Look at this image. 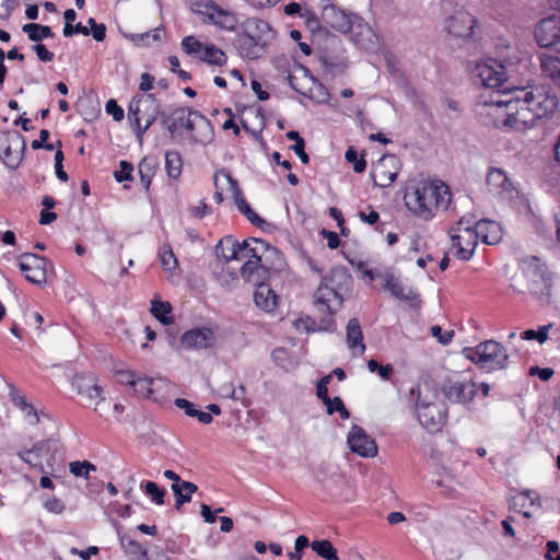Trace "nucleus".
Returning a JSON list of instances; mask_svg holds the SVG:
<instances>
[{
	"mask_svg": "<svg viewBox=\"0 0 560 560\" xmlns=\"http://www.w3.org/2000/svg\"><path fill=\"white\" fill-rule=\"evenodd\" d=\"M215 254L232 280L237 279L234 270H238L244 280H269L282 277L287 270L282 253L261 238L238 242L234 236L226 235L217 244Z\"/></svg>",
	"mask_w": 560,
	"mask_h": 560,
	"instance_id": "obj_1",
	"label": "nucleus"
},
{
	"mask_svg": "<svg viewBox=\"0 0 560 560\" xmlns=\"http://www.w3.org/2000/svg\"><path fill=\"white\" fill-rule=\"evenodd\" d=\"M331 380V374H328L319 380L316 387V395L322 400L328 401L329 395H328V384Z\"/></svg>",
	"mask_w": 560,
	"mask_h": 560,
	"instance_id": "obj_60",
	"label": "nucleus"
},
{
	"mask_svg": "<svg viewBox=\"0 0 560 560\" xmlns=\"http://www.w3.org/2000/svg\"><path fill=\"white\" fill-rule=\"evenodd\" d=\"M205 44L206 43H201L195 36L188 35L182 39L180 46H182V50L185 54L198 59Z\"/></svg>",
	"mask_w": 560,
	"mask_h": 560,
	"instance_id": "obj_49",
	"label": "nucleus"
},
{
	"mask_svg": "<svg viewBox=\"0 0 560 560\" xmlns=\"http://www.w3.org/2000/svg\"><path fill=\"white\" fill-rule=\"evenodd\" d=\"M345 158L348 163H351L353 166V171L358 174L363 173L366 168V162L364 156H358V152L353 147H349L346 151Z\"/></svg>",
	"mask_w": 560,
	"mask_h": 560,
	"instance_id": "obj_54",
	"label": "nucleus"
},
{
	"mask_svg": "<svg viewBox=\"0 0 560 560\" xmlns=\"http://www.w3.org/2000/svg\"><path fill=\"white\" fill-rule=\"evenodd\" d=\"M346 339L349 349L353 350L359 347L360 352H364L365 345L363 343V332L358 318H351L348 322L346 327Z\"/></svg>",
	"mask_w": 560,
	"mask_h": 560,
	"instance_id": "obj_32",
	"label": "nucleus"
},
{
	"mask_svg": "<svg viewBox=\"0 0 560 560\" xmlns=\"http://www.w3.org/2000/svg\"><path fill=\"white\" fill-rule=\"evenodd\" d=\"M234 46L243 58L258 59L265 51L260 42L243 30L235 36Z\"/></svg>",
	"mask_w": 560,
	"mask_h": 560,
	"instance_id": "obj_23",
	"label": "nucleus"
},
{
	"mask_svg": "<svg viewBox=\"0 0 560 560\" xmlns=\"http://www.w3.org/2000/svg\"><path fill=\"white\" fill-rule=\"evenodd\" d=\"M471 230L477 241L480 238L486 244H495L501 238L499 224L491 220H479Z\"/></svg>",
	"mask_w": 560,
	"mask_h": 560,
	"instance_id": "obj_29",
	"label": "nucleus"
},
{
	"mask_svg": "<svg viewBox=\"0 0 560 560\" xmlns=\"http://www.w3.org/2000/svg\"><path fill=\"white\" fill-rule=\"evenodd\" d=\"M478 115L489 119L495 128H506L516 131L525 130L521 122L520 106L515 89L482 93L476 103Z\"/></svg>",
	"mask_w": 560,
	"mask_h": 560,
	"instance_id": "obj_3",
	"label": "nucleus"
},
{
	"mask_svg": "<svg viewBox=\"0 0 560 560\" xmlns=\"http://www.w3.org/2000/svg\"><path fill=\"white\" fill-rule=\"evenodd\" d=\"M125 553L132 560H149L148 550L127 535L119 537Z\"/></svg>",
	"mask_w": 560,
	"mask_h": 560,
	"instance_id": "obj_36",
	"label": "nucleus"
},
{
	"mask_svg": "<svg viewBox=\"0 0 560 560\" xmlns=\"http://www.w3.org/2000/svg\"><path fill=\"white\" fill-rule=\"evenodd\" d=\"M14 404L23 412L24 419L30 424H37L39 422V413L37 410L26 401L25 397L20 396L14 398Z\"/></svg>",
	"mask_w": 560,
	"mask_h": 560,
	"instance_id": "obj_46",
	"label": "nucleus"
},
{
	"mask_svg": "<svg viewBox=\"0 0 560 560\" xmlns=\"http://www.w3.org/2000/svg\"><path fill=\"white\" fill-rule=\"evenodd\" d=\"M32 49L36 52L37 58L43 62H50L54 60V52L49 51L44 44L37 43L32 46Z\"/></svg>",
	"mask_w": 560,
	"mask_h": 560,
	"instance_id": "obj_61",
	"label": "nucleus"
},
{
	"mask_svg": "<svg viewBox=\"0 0 560 560\" xmlns=\"http://www.w3.org/2000/svg\"><path fill=\"white\" fill-rule=\"evenodd\" d=\"M174 405H175L177 408H179V409L184 410V412H185L188 417L195 418V415H197V410H198V409L196 408V406H195L191 401H189V400H187V399H185V398H176V399L174 400Z\"/></svg>",
	"mask_w": 560,
	"mask_h": 560,
	"instance_id": "obj_62",
	"label": "nucleus"
},
{
	"mask_svg": "<svg viewBox=\"0 0 560 560\" xmlns=\"http://www.w3.org/2000/svg\"><path fill=\"white\" fill-rule=\"evenodd\" d=\"M528 290L540 305L547 306L552 303L553 285L551 282H532Z\"/></svg>",
	"mask_w": 560,
	"mask_h": 560,
	"instance_id": "obj_34",
	"label": "nucleus"
},
{
	"mask_svg": "<svg viewBox=\"0 0 560 560\" xmlns=\"http://www.w3.org/2000/svg\"><path fill=\"white\" fill-rule=\"evenodd\" d=\"M241 27L244 32L260 42L264 46H267V42L273 37L272 28L269 23L258 18L246 19L241 23Z\"/></svg>",
	"mask_w": 560,
	"mask_h": 560,
	"instance_id": "obj_25",
	"label": "nucleus"
},
{
	"mask_svg": "<svg viewBox=\"0 0 560 560\" xmlns=\"http://www.w3.org/2000/svg\"><path fill=\"white\" fill-rule=\"evenodd\" d=\"M22 31L27 34L28 39L32 42H40L44 38H50L54 36V32L47 25L37 23H27L22 26Z\"/></svg>",
	"mask_w": 560,
	"mask_h": 560,
	"instance_id": "obj_39",
	"label": "nucleus"
},
{
	"mask_svg": "<svg viewBox=\"0 0 560 560\" xmlns=\"http://www.w3.org/2000/svg\"><path fill=\"white\" fill-rule=\"evenodd\" d=\"M159 257L164 270L173 271L178 267V260L170 244H163L159 248Z\"/></svg>",
	"mask_w": 560,
	"mask_h": 560,
	"instance_id": "obj_43",
	"label": "nucleus"
},
{
	"mask_svg": "<svg viewBox=\"0 0 560 560\" xmlns=\"http://www.w3.org/2000/svg\"><path fill=\"white\" fill-rule=\"evenodd\" d=\"M20 270L25 280H47L51 277V262L44 256L24 253L19 257Z\"/></svg>",
	"mask_w": 560,
	"mask_h": 560,
	"instance_id": "obj_12",
	"label": "nucleus"
},
{
	"mask_svg": "<svg viewBox=\"0 0 560 560\" xmlns=\"http://www.w3.org/2000/svg\"><path fill=\"white\" fill-rule=\"evenodd\" d=\"M430 332L434 338L438 339V341L441 345H444V346L448 345L454 337V330L443 331L439 325L431 326Z\"/></svg>",
	"mask_w": 560,
	"mask_h": 560,
	"instance_id": "obj_57",
	"label": "nucleus"
},
{
	"mask_svg": "<svg viewBox=\"0 0 560 560\" xmlns=\"http://www.w3.org/2000/svg\"><path fill=\"white\" fill-rule=\"evenodd\" d=\"M198 60L211 66L223 67L228 62V56L221 48L211 43H206Z\"/></svg>",
	"mask_w": 560,
	"mask_h": 560,
	"instance_id": "obj_31",
	"label": "nucleus"
},
{
	"mask_svg": "<svg viewBox=\"0 0 560 560\" xmlns=\"http://www.w3.org/2000/svg\"><path fill=\"white\" fill-rule=\"evenodd\" d=\"M368 369L372 373L376 372L384 381L389 380L394 372L392 364L382 365L374 359L368 361Z\"/></svg>",
	"mask_w": 560,
	"mask_h": 560,
	"instance_id": "obj_56",
	"label": "nucleus"
},
{
	"mask_svg": "<svg viewBox=\"0 0 560 560\" xmlns=\"http://www.w3.org/2000/svg\"><path fill=\"white\" fill-rule=\"evenodd\" d=\"M400 167L401 162L395 154H384L372 166L371 176L374 185L381 188L389 187L396 179Z\"/></svg>",
	"mask_w": 560,
	"mask_h": 560,
	"instance_id": "obj_13",
	"label": "nucleus"
},
{
	"mask_svg": "<svg viewBox=\"0 0 560 560\" xmlns=\"http://www.w3.org/2000/svg\"><path fill=\"white\" fill-rule=\"evenodd\" d=\"M347 443L350 450L361 457H374L377 454L375 441L359 425H352Z\"/></svg>",
	"mask_w": 560,
	"mask_h": 560,
	"instance_id": "obj_20",
	"label": "nucleus"
},
{
	"mask_svg": "<svg viewBox=\"0 0 560 560\" xmlns=\"http://www.w3.org/2000/svg\"><path fill=\"white\" fill-rule=\"evenodd\" d=\"M106 112L113 116L116 121H120L124 118V109L117 104L115 100H109L106 103Z\"/></svg>",
	"mask_w": 560,
	"mask_h": 560,
	"instance_id": "obj_64",
	"label": "nucleus"
},
{
	"mask_svg": "<svg viewBox=\"0 0 560 560\" xmlns=\"http://www.w3.org/2000/svg\"><path fill=\"white\" fill-rule=\"evenodd\" d=\"M279 296L271 289L270 282H257L254 291L255 304L265 312H272L278 304Z\"/></svg>",
	"mask_w": 560,
	"mask_h": 560,
	"instance_id": "obj_27",
	"label": "nucleus"
},
{
	"mask_svg": "<svg viewBox=\"0 0 560 560\" xmlns=\"http://www.w3.org/2000/svg\"><path fill=\"white\" fill-rule=\"evenodd\" d=\"M212 337L213 334L209 328H195L186 331L180 342L186 348H207Z\"/></svg>",
	"mask_w": 560,
	"mask_h": 560,
	"instance_id": "obj_30",
	"label": "nucleus"
},
{
	"mask_svg": "<svg viewBox=\"0 0 560 560\" xmlns=\"http://www.w3.org/2000/svg\"><path fill=\"white\" fill-rule=\"evenodd\" d=\"M313 81V88L308 90V93H303V95L310 97L311 100H314L318 103H326L329 100V92L327 88L319 82L314 77H311Z\"/></svg>",
	"mask_w": 560,
	"mask_h": 560,
	"instance_id": "obj_48",
	"label": "nucleus"
},
{
	"mask_svg": "<svg viewBox=\"0 0 560 560\" xmlns=\"http://www.w3.org/2000/svg\"><path fill=\"white\" fill-rule=\"evenodd\" d=\"M476 71L481 85L492 91H502L501 88L508 80L504 66L494 59L478 63Z\"/></svg>",
	"mask_w": 560,
	"mask_h": 560,
	"instance_id": "obj_15",
	"label": "nucleus"
},
{
	"mask_svg": "<svg viewBox=\"0 0 560 560\" xmlns=\"http://www.w3.org/2000/svg\"><path fill=\"white\" fill-rule=\"evenodd\" d=\"M462 353L482 370H504L509 365L506 348L493 339L479 342L476 347H466Z\"/></svg>",
	"mask_w": 560,
	"mask_h": 560,
	"instance_id": "obj_7",
	"label": "nucleus"
},
{
	"mask_svg": "<svg viewBox=\"0 0 560 560\" xmlns=\"http://www.w3.org/2000/svg\"><path fill=\"white\" fill-rule=\"evenodd\" d=\"M18 5V0H0V19L9 20Z\"/></svg>",
	"mask_w": 560,
	"mask_h": 560,
	"instance_id": "obj_63",
	"label": "nucleus"
},
{
	"mask_svg": "<svg viewBox=\"0 0 560 560\" xmlns=\"http://www.w3.org/2000/svg\"><path fill=\"white\" fill-rule=\"evenodd\" d=\"M40 448H46V452H56L58 448V441L52 439L40 441L36 443L32 448L19 452V456L25 463L33 467H39V470L45 472V469L40 463Z\"/></svg>",
	"mask_w": 560,
	"mask_h": 560,
	"instance_id": "obj_24",
	"label": "nucleus"
},
{
	"mask_svg": "<svg viewBox=\"0 0 560 560\" xmlns=\"http://www.w3.org/2000/svg\"><path fill=\"white\" fill-rule=\"evenodd\" d=\"M511 504L514 510L528 509L530 506L540 508V498L538 493L533 490H524L512 498Z\"/></svg>",
	"mask_w": 560,
	"mask_h": 560,
	"instance_id": "obj_38",
	"label": "nucleus"
},
{
	"mask_svg": "<svg viewBox=\"0 0 560 560\" xmlns=\"http://www.w3.org/2000/svg\"><path fill=\"white\" fill-rule=\"evenodd\" d=\"M151 314L163 325H170L173 323V318L168 316L172 311V306L168 302H162L156 299L151 302Z\"/></svg>",
	"mask_w": 560,
	"mask_h": 560,
	"instance_id": "obj_41",
	"label": "nucleus"
},
{
	"mask_svg": "<svg viewBox=\"0 0 560 560\" xmlns=\"http://www.w3.org/2000/svg\"><path fill=\"white\" fill-rule=\"evenodd\" d=\"M311 548L319 557L326 560H339L337 549L332 546L331 541L327 539L314 540L311 542Z\"/></svg>",
	"mask_w": 560,
	"mask_h": 560,
	"instance_id": "obj_42",
	"label": "nucleus"
},
{
	"mask_svg": "<svg viewBox=\"0 0 560 560\" xmlns=\"http://www.w3.org/2000/svg\"><path fill=\"white\" fill-rule=\"evenodd\" d=\"M323 21L331 28L347 34L353 32L359 16L342 10L335 4L325 5L322 13Z\"/></svg>",
	"mask_w": 560,
	"mask_h": 560,
	"instance_id": "obj_18",
	"label": "nucleus"
},
{
	"mask_svg": "<svg viewBox=\"0 0 560 560\" xmlns=\"http://www.w3.org/2000/svg\"><path fill=\"white\" fill-rule=\"evenodd\" d=\"M44 508L49 513H54V514H61L66 509L65 503L56 497L47 499L44 502Z\"/></svg>",
	"mask_w": 560,
	"mask_h": 560,
	"instance_id": "obj_59",
	"label": "nucleus"
},
{
	"mask_svg": "<svg viewBox=\"0 0 560 560\" xmlns=\"http://www.w3.org/2000/svg\"><path fill=\"white\" fill-rule=\"evenodd\" d=\"M72 386L79 395L85 396L90 402L97 404L104 400L103 388L96 383V378L92 373L74 375Z\"/></svg>",
	"mask_w": 560,
	"mask_h": 560,
	"instance_id": "obj_22",
	"label": "nucleus"
},
{
	"mask_svg": "<svg viewBox=\"0 0 560 560\" xmlns=\"http://www.w3.org/2000/svg\"><path fill=\"white\" fill-rule=\"evenodd\" d=\"M409 399L416 400L417 418L423 429L429 433H438L443 429L447 418V409L443 402L422 399L419 386L410 389Z\"/></svg>",
	"mask_w": 560,
	"mask_h": 560,
	"instance_id": "obj_9",
	"label": "nucleus"
},
{
	"mask_svg": "<svg viewBox=\"0 0 560 560\" xmlns=\"http://www.w3.org/2000/svg\"><path fill=\"white\" fill-rule=\"evenodd\" d=\"M515 93L524 129L535 126L538 119L551 116L558 108V97L550 85L515 88Z\"/></svg>",
	"mask_w": 560,
	"mask_h": 560,
	"instance_id": "obj_5",
	"label": "nucleus"
},
{
	"mask_svg": "<svg viewBox=\"0 0 560 560\" xmlns=\"http://www.w3.org/2000/svg\"><path fill=\"white\" fill-rule=\"evenodd\" d=\"M354 43L364 50H374L378 47V37L371 26L362 23V19L357 21L353 32Z\"/></svg>",
	"mask_w": 560,
	"mask_h": 560,
	"instance_id": "obj_26",
	"label": "nucleus"
},
{
	"mask_svg": "<svg viewBox=\"0 0 560 560\" xmlns=\"http://www.w3.org/2000/svg\"><path fill=\"white\" fill-rule=\"evenodd\" d=\"M165 170L170 178H179L183 170V160L179 152L168 151L165 153Z\"/></svg>",
	"mask_w": 560,
	"mask_h": 560,
	"instance_id": "obj_40",
	"label": "nucleus"
},
{
	"mask_svg": "<svg viewBox=\"0 0 560 560\" xmlns=\"http://www.w3.org/2000/svg\"><path fill=\"white\" fill-rule=\"evenodd\" d=\"M125 37L131 40L135 45L149 46L151 42L161 40V28L156 27L152 31L141 34L125 35Z\"/></svg>",
	"mask_w": 560,
	"mask_h": 560,
	"instance_id": "obj_44",
	"label": "nucleus"
},
{
	"mask_svg": "<svg viewBox=\"0 0 560 560\" xmlns=\"http://www.w3.org/2000/svg\"><path fill=\"white\" fill-rule=\"evenodd\" d=\"M160 104L158 103L154 94H147L141 96H133L128 107V119L133 121L136 126V135L139 141H142L144 132L155 122L158 118L161 119Z\"/></svg>",
	"mask_w": 560,
	"mask_h": 560,
	"instance_id": "obj_8",
	"label": "nucleus"
},
{
	"mask_svg": "<svg viewBox=\"0 0 560 560\" xmlns=\"http://www.w3.org/2000/svg\"><path fill=\"white\" fill-rule=\"evenodd\" d=\"M477 26L476 18L463 10L455 11L445 22L447 33L464 40L474 38Z\"/></svg>",
	"mask_w": 560,
	"mask_h": 560,
	"instance_id": "obj_16",
	"label": "nucleus"
},
{
	"mask_svg": "<svg viewBox=\"0 0 560 560\" xmlns=\"http://www.w3.org/2000/svg\"><path fill=\"white\" fill-rule=\"evenodd\" d=\"M195 12L200 15L203 22L226 32H235L241 25L236 12L219 5L213 0H203L195 3Z\"/></svg>",
	"mask_w": 560,
	"mask_h": 560,
	"instance_id": "obj_10",
	"label": "nucleus"
},
{
	"mask_svg": "<svg viewBox=\"0 0 560 560\" xmlns=\"http://www.w3.org/2000/svg\"><path fill=\"white\" fill-rule=\"evenodd\" d=\"M486 185L492 195L502 199L514 197L515 187L502 168L490 167L486 176Z\"/></svg>",
	"mask_w": 560,
	"mask_h": 560,
	"instance_id": "obj_19",
	"label": "nucleus"
},
{
	"mask_svg": "<svg viewBox=\"0 0 560 560\" xmlns=\"http://www.w3.org/2000/svg\"><path fill=\"white\" fill-rule=\"evenodd\" d=\"M171 489L176 498L175 509L179 510L184 503L191 501V495L198 490L197 485L190 481L172 483Z\"/></svg>",
	"mask_w": 560,
	"mask_h": 560,
	"instance_id": "obj_35",
	"label": "nucleus"
},
{
	"mask_svg": "<svg viewBox=\"0 0 560 560\" xmlns=\"http://www.w3.org/2000/svg\"><path fill=\"white\" fill-rule=\"evenodd\" d=\"M287 138L289 140H293L294 144L291 147V149L294 151V153L300 158L301 162L303 164H308L310 156L305 152V141L300 136V133L295 130H290L287 132Z\"/></svg>",
	"mask_w": 560,
	"mask_h": 560,
	"instance_id": "obj_45",
	"label": "nucleus"
},
{
	"mask_svg": "<svg viewBox=\"0 0 560 560\" xmlns=\"http://www.w3.org/2000/svg\"><path fill=\"white\" fill-rule=\"evenodd\" d=\"M535 38L540 47L552 48L560 54V16L540 20L535 28Z\"/></svg>",
	"mask_w": 560,
	"mask_h": 560,
	"instance_id": "obj_14",
	"label": "nucleus"
},
{
	"mask_svg": "<svg viewBox=\"0 0 560 560\" xmlns=\"http://www.w3.org/2000/svg\"><path fill=\"white\" fill-rule=\"evenodd\" d=\"M69 470L75 477H84L85 479H89L90 471H95L96 467L88 460L71 462L69 465Z\"/></svg>",
	"mask_w": 560,
	"mask_h": 560,
	"instance_id": "obj_51",
	"label": "nucleus"
},
{
	"mask_svg": "<svg viewBox=\"0 0 560 560\" xmlns=\"http://www.w3.org/2000/svg\"><path fill=\"white\" fill-rule=\"evenodd\" d=\"M457 234L452 235V247L455 248L454 255L460 260H468L478 245L476 233L472 232L469 221L465 218L457 222Z\"/></svg>",
	"mask_w": 560,
	"mask_h": 560,
	"instance_id": "obj_11",
	"label": "nucleus"
},
{
	"mask_svg": "<svg viewBox=\"0 0 560 560\" xmlns=\"http://www.w3.org/2000/svg\"><path fill=\"white\" fill-rule=\"evenodd\" d=\"M383 289L394 298L410 303L411 306H420L419 293L404 282H384Z\"/></svg>",
	"mask_w": 560,
	"mask_h": 560,
	"instance_id": "obj_28",
	"label": "nucleus"
},
{
	"mask_svg": "<svg viewBox=\"0 0 560 560\" xmlns=\"http://www.w3.org/2000/svg\"><path fill=\"white\" fill-rule=\"evenodd\" d=\"M161 126L165 128L173 139L185 130L194 143L209 144L214 137L211 121L200 112L187 106L173 109L171 113L161 114Z\"/></svg>",
	"mask_w": 560,
	"mask_h": 560,
	"instance_id": "obj_4",
	"label": "nucleus"
},
{
	"mask_svg": "<svg viewBox=\"0 0 560 560\" xmlns=\"http://www.w3.org/2000/svg\"><path fill=\"white\" fill-rule=\"evenodd\" d=\"M132 173H133V165H132V163L122 160V161L119 162V170L114 172V178L118 183L131 182V180H133Z\"/></svg>",
	"mask_w": 560,
	"mask_h": 560,
	"instance_id": "obj_55",
	"label": "nucleus"
},
{
	"mask_svg": "<svg viewBox=\"0 0 560 560\" xmlns=\"http://www.w3.org/2000/svg\"><path fill=\"white\" fill-rule=\"evenodd\" d=\"M158 168V161L154 156H144L139 165H138V172L140 175V183L145 189V191H149L152 178L155 175V171Z\"/></svg>",
	"mask_w": 560,
	"mask_h": 560,
	"instance_id": "obj_33",
	"label": "nucleus"
},
{
	"mask_svg": "<svg viewBox=\"0 0 560 560\" xmlns=\"http://www.w3.org/2000/svg\"><path fill=\"white\" fill-rule=\"evenodd\" d=\"M404 200L411 212L423 220H430L438 209L448 208L451 192L442 182L421 180L405 194Z\"/></svg>",
	"mask_w": 560,
	"mask_h": 560,
	"instance_id": "obj_6",
	"label": "nucleus"
},
{
	"mask_svg": "<svg viewBox=\"0 0 560 560\" xmlns=\"http://www.w3.org/2000/svg\"><path fill=\"white\" fill-rule=\"evenodd\" d=\"M342 303L343 296L340 282H320L313 294V305L323 315L318 318L312 316L301 317L294 322L295 328H303L306 332H335L337 329L335 315L341 308Z\"/></svg>",
	"mask_w": 560,
	"mask_h": 560,
	"instance_id": "obj_2",
	"label": "nucleus"
},
{
	"mask_svg": "<svg viewBox=\"0 0 560 560\" xmlns=\"http://www.w3.org/2000/svg\"><path fill=\"white\" fill-rule=\"evenodd\" d=\"M144 492L151 497L152 501L158 504L162 505L164 504V497H165V489L160 488L158 483L153 481H147L143 485Z\"/></svg>",
	"mask_w": 560,
	"mask_h": 560,
	"instance_id": "obj_53",
	"label": "nucleus"
},
{
	"mask_svg": "<svg viewBox=\"0 0 560 560\" xmlns=\"http://www.w3.org/2000/svg\"><path fill=\"white\" fill-rule=\"evenodd\" d=\"M153 378L139 377L135 382L133 390L141 397L152 398L153 397Z\"/></svg>",
	"mask_w": 560,
	"mask_h": 560,
	"instance_id": "obj_52",
	"label": "nucleus"
},
{
	"mask_svg": "<svg viewBox=\"0 0 560 560\" xmlns=\"http://www.w3.org/2000/svg\"><path fill=\"white\" fill-rule=\"evenodd\" d=\"M301 18L304 20L305 25L310 31L315 32L319 28V19L314 11L305 9L301 13Z\"/></svg>",
	"mask_w": 560,
	"mask_h": 560,
	"instance_id": "obj_58",
	"label": "nucleus"
},
{
	"mask_svg": "<svg viewBox=\"0 0 560 560\" xmlns=\"http://www.w3.org/2000/svg\"><path fill=\"white\" fill-rule=\"evenodd\" d=\"M220 174L223 175V177L226 179V182L230 185V188L233 192V197L235 200V203L237 206V209L240 212L255 226L262 228L266 224V221L260 218L249 206V203L246 201V199L243 196V192L238 186V183L235 178L232 177L230 172L221 170Z\"/></svg>",
	"mask_w": 560,
	"mask_h": 560,
	"instance_id": "obj_21",
	"label": "nucleus"
},
{
	"mask_svg": "<svg viewBox=\"0 0 560 560\" xmlns=\"http://www.w3.org/2000/svg\"><path fill=\"white\" fill-rule=\"evenodd\" d=\"M323 404L326 406L327 413L332 415L334 412H339L341 419H348L350 417V412L346 408L342 399L340 397L328 398V401L325 400Z\"/></svg>",
	"mask_w": 560,
	"mask_h": 560,
	"instance_id": "obj_50",
	"label": "nucleus"
},
{
	"mask_svg": "<svg viewBox=\"0 0 560 560\" xmlns=\"http://www.w3.org/2000/svg\"><path fill=\"white\" fill-rule=\"evenodd\" d=\"M442 393L452 402L467 404L475 398L477 385L470 380L447 378L442 386Z\"/></svg>",
	"mask_w": 560,
	"mask_h": 560,
	"instance_id": "obj_17",
	"label": "nucleus"
},
{
	"mask_svg": "<svg viewBox=\"0 0 560 560\" xmlns=\"http://www.w3.org/2000/svg\"><path fill=\"white\" fill-rule=\"evenodd\" d=\"M539 60L544 74L560 86V58L542 54L539 56Z\"/></svg>",
	"mask_w": 560,
	"mask_h": 560,
	"instance_id": "obj_37",
	"label": "nucleus"
},
{
	"mask_svg": "<svg viewBox=\"0 0 560 560\" xmlns=\"http://www.w3.org/2000/svg\"><path fill=\"white\" fill-rule=\"evenodd\" d=\"M523 265V268L527 271V277H537L540 278V280H548L546 267L541 264L539 258L533 256L528 260H524Z\"/></svg>",
	"mask_w": 560,
	"mask_h": 560,
	"instance_id": "obj_47",
	"label": "nucleus"
}]
</instances>
